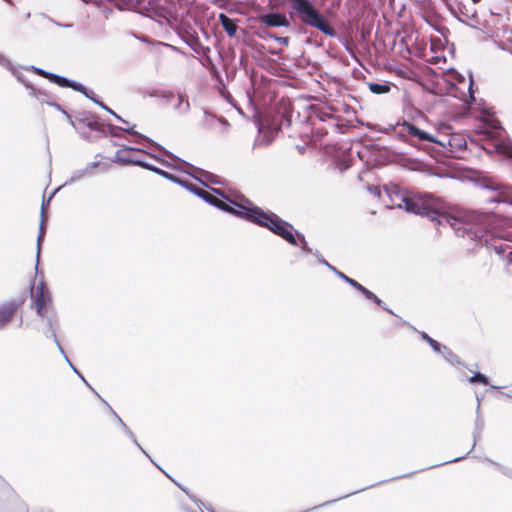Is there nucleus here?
<instances>
[{"instance_id": "1", "label": "nucleus", "mask_w": 512, "mask_h": 512, "mask_svg": "<svg viewBox=\"0 0 512 512\" xmlns=\"http://www.w3.org/2000/svg\"><path fill=\"white\" fill-rule=\"evenodd\" d=\"M405 209L409 212L427 216L431 220H436L439 225H449L457 233L463 230L471 231L472 226H479L480 228L487 227L492 221L493 215L489 213H481L477 211L457 212L456 214H441L436 216V212L422 199L407 198L404 200Z\"/></svg>"}, {"instance_id": "2", "label": "nucleus", "mask_w": 512, "mask_h": 512, "mask_svg": "<svg viewBox=\"0 0 512 512\" xmlns=\"http://www.w3.org/2000/svg\"><path fill=\"white\" fill-rule=\"evenodd\" d=\"M239 212L244 215V220L267 228L288 243L297 245V238L293 233V226L282 220L275 213L266 212L256 205H252V208H242V211Z\"/></svg>"}, {"instance_id": "3", "label": "nucleus", "mask_w": 512, "mask_h": 512, "mask_svg": "<svg viewBox=\"0 0 512 512\" xmlns=\"http://www.w3.org/2000/svg\"><path fill=\"white\" fill-rule=\"evenodd\" d=\"M289 1L292 3V8L302 23L320 30L325 35H335V30L309 0Z\"/></svg>"}, {"instance_id": "4", "label": "nucleus", "mask_w": 512, "mask_h": 512, "mask_svg": "<svg viewBox=\"0 0 512 512\" xmlns=\"http://www.w3.org/2000/svg\"><path fill=\"white\" fill-rule=\"evenodd\" d=\"M31 298L37 314L45 316L51 304V295L44 282L41 281L31 288Z\"/></svg>"}, {"instance_id": "5", "label": "nucleus", "mask_w": 512, "mask_h": 512, "mask_svg": "<svg viewBox=\"0 0 512 512\" xmlns=\"http://www.w3.org/2000/svg\"><path fill=\"white\" fill-rule=\"evenodd\" d=\"M26 301L25 296L9 300L0 306V329L7 326Z\"/></svg>"}, {"instance_id": "6", "label": "nucleus", "mask_w": 512, "mask_h": 512, "mask_svg": "<svg viewBox=\"0 0 512 512\" xmlns=\"http://www.w3.org/2000/svg\"><path fill=\"white\" fill-rule=\"evenodd\" d=\"M435 143L450 153H456L466 147V140L460 134H446L436 136Z\"/></svg>"}, {"instance_id": "7", "label": "nucleus", "mask_w": 512, "mask_h": 512, "mask_svg": "<svg viewBox=\"0 0 512 512\" xmlns=\"http://www.w3.org/2000/svg\"><path fill=\"white\" fill-rule=\"evenodd\" d=\"M400 133L410 138H416L419 141H427L431 143H435V141H437L436 136L419 129L409 122H404L400 125Z\"/></svg>"}, {"instance_id": "8", "label": "nucleus", "mask_w": 512, "mask_h": 512, "mask_svg": "<svg viewBox=\"0 0 512 512\" xmlns=\"http://www.w3.org/2000/svg\"><path fill=\"white\" fill-rule=\"evenodd\" d=\"M209 203L223 211L231 213V214L238 216L242 219H244V215L241 214L239 211H242V208H252V205H253L250 201L247 202V205L233 202V204L236 206V207H233V206L227 204L226 202L222 201L221 199L217 198L214 195L212 196L211 199H209Z\"/></svg>"}, {"instance_id": "9", "label": "nucleus", "mask_w": 512, "mask_h": 512, "mask_svg": "<svg viewBox=\"0 0 512 512\" xmlns=\"http://www.w3.org/2000/svg\"><path fill=\"white\" fill-rule=\"evenodd\" d=\"M329 129L337 130L335 118L332 115H326V118H320L319 122L313 123V133L318 138H323L329 132Z\"/></svg>"}, {"instance_id": "10", "label": "nucleus", "mask_w": 512, "mask_h": 512, "mask_svg": "<svg viewBox=\"0 0 512 512\" xmlns=\"http://www.w3.org/2000/svg\"><path fill=\"white\" fill-rule=\"evenodd\" d=\"M258 19L268 27H288L290 25L286 15L282 13L262 14L259 15Z\"/></svg>"}, {"instance_id": "11", "label": "nucleus", "mask_w": 512, "mask_h": 512, "mask_svg": "<svg viewBox=\"0 0 512 512\" xmlns=\"http://www.w3.org/2000/svg\"><path fill=\"white\" fill-rule=\"evenodd\" d=\"M49 81L59 85L60 87H69L76 91L85 93V87L82 84L71 82L70 80L62 76H58L56 74L51 73Z\"/></svg>"}, {"instance_id": "12", "label": "nucleus", "mask_w": 512, "mask_h": 512, "mask_svg": "<svg viewBox=\"0 0 512 512\" xmlns=\"http://www.w3.org/2000/svg\"><path fill=\"white\" fill-rule=\"evenodd\" d=\"M134 151L135 150L132 148H124V149L118 150L115 154L116 162L121 163V164H137L140 166H144L141 162L136 161L132 158L131 155Z\"/></svg>"}, {"instance_id": "13", "label": "nucleus", "mask_w": 512, "mask_h": 512, "mask_svg": "<svg viewBox=\"0 0 512 512\" xmlns=\"http://www.w3.org/2000/svg\"><path fill=\"white\" fill-rule=\"evenodd\" d=\"M219 21L229 37H234L236 35L238 26L234 20L229 18L226 14L221 13L219 15Z\"/></svg>"}, {"instance_id": "14", "label": "nucleus", "mask_w": 512, "mask_h": 512, "mask_svg": "<svg viewBox=\"0 0 512 512\" xmlns=\"http://www.w3.org/2000/svg\"><path fill=\"white\" fill-rule=\"evenodd\" d=\"M78 128L84 130L85 128H89L90 130H94L97 132H104V125L99 122L97 119H83L79 120Z\"/></svg>"}, {"instance_id": "15", "label": "nucleus", "mask_w": 512, "mask_h": 512, "mask_svg": "<svg viewBox=\"0 0 512 512\" xmlns=\"http://www.w3.org/2000/svg\"><path fill=\"white\" fill-rule=\"evenodd\" d=\"M368 87L370 91L374 94H385L390 91L389 84H378V83H369Z\"/></svg>"}, {"instance_id": "16", "label": "nucleus", "mask_w": 512, "mask_h": 512, "mask_svg": "<svg viewBox=\"0 0 512 512\" xmlns=\"http://www.w3.org/2000/svg\"><path fill=\"white\" fill-rule=\"evenodd\" d=\"M187 187L192 191L194 192L196 195H198L199 197H201L202 199H204L205 201H207L209 203V199L212 198V194L209 193L208 191L200 188V187H197L195 186L194 184H188Z\"/></svg>"}, {"instance_id": "17", "label": "nucleus", "mask_w": 512, "mask_h": 512, "mask_svg": "<svg viewBox=\"0 0 512 512\" xmlns=\"http://www.w3.org/2000/svg\"><path fill=\"white\" fill-rule=\"evenodd\" d=\"M338 275L345 281L347 282L348 284H350L352 287H354L355 289H357L359 292L362 290V288L364 287L362 284H360L359 282H357L356 280L348 277L347 275H345L344 273L342 272H338Z\"/></svg>"}, {"instance_id": "18", "label": "nucleus", "mask_w": 512, "mask_h": 512, "mask_svg": "<svg viewBox=\"0 0 512 512\" xmlns=\"http://www.w3.org/2000/svg\"><path fill=\"white\" fill-rule=\"evenodd\" d=\"M367 299L372 300L374 303H376L379 306H382V300L378 298L374 293L369 291L367 288L363 287L360 291Z\"/></svg>"}, {"instance_id": "19", "label": "nucleus", "mask_w": 512, "mask_h": 512, "mask_svg": "<svg viewBox=\"0 0 512 512\" xmlns=\"http://www.w3.org/2000/svg\"><path fill=\"white\" fill-rule=\"evenodd\" d=\"M421 337L422 339H424L431 347L434 351L436 352H440V345L439 343L434 340L433 338H431L428 334H426L425 332H422L421 333Z\"/></svg>"}, {"instance_id": "20", "label": "nucleus", "mask_w": 512, "mask_h": 512, "mask_svg": "<svg viewBox=\"0 0 512 512\" xmlns=\"http://www.w3.org/2000/svg\"><path fill=\"white\" fill-rule=\"evenodd\" d=\"M45 221H46L45 208H44V205H42L40 233L38 235V242H40L44 238V235H45V227H44Z\"/></svg>"}, {"instance_id": "21", "label": "nucleus", "mask_w": 512, "mask_h": 512, "mask_svg": "<svg viewBox=\"0 0 512 512\" xmlns=\"http://www.w3.org/2000/svg\"><path fill=\"white\" fill-rule=\"evenodd\" d=\"M469 381L471 383H481L483 385H488L489 384V381L487 379V377L481 373H476L475 375H473L472 377L469 378Z\"/></svg>"}, {"instance_id": "22", "label": "nucleus", "mask_w": 512, "mask_h": 512, "mask_svg": "<svg viewBox=\"0 0 512 512\" xmlns=\"http://www.w3.org/2000/svg\"><path fill=\"white\" fill-rule=\"evenodd\" d=\"M31 69H32V71H33L35 74H37L38 76H41V77L46 78V79H48V80H49V77H50V75H51V73H50V72L44 71L43 69H40V68H37V67H34V66H32V68H31Z\"/></svg>"}, {"instance_id": "23", "label": "nucleus", "mask_w": 512, "mask_h": 512, "mask_svg": "<svg viewBox=\"0 0 512 512\" xmlns=\"http://www.w3.org/2000/svg\"><path fill=\"white\" fill-rule=\"evenodd\" d=\"M501 151L512 161V146H503L501 147Z\"/></svg>"}, {"instance_id": "24", "label": "nucleus", "mask_w": 512, "mask_h": 512, "mask_svg": "<svg viewBox=\"0 0 512 512\" xmlns=\"http://www.w3.org/2000/svg\"><path fill=\"white\" fill-rule=\"evenodd\" d=\"M506 272L512 275V252H509V257L506 263Z\"/></svg>"}, {"instance_id": "25", "label": "nucleus", "mask_w": 512, "mask_h": 512, "mask_svg": "<svg viewBox=\"0 0 512 512\" xmlns=\"http://www.w3.org/2000/svg\"><path fill=\"white\" fill-rule=\"evenodd\" d=\"M494 248L498 254H503L507 251L508 245H506V244L495 245Z\"/></svg>"}, {"instance_id": "26", "label": "nucleus", "mask_w": 512, "mask_h": 512, "mask_svg": "<svg viewBox=\"0 0 512 512\" xmlns=\"http://www.w3.org/2000/svg\"><path fill=\"white\" fill-rule=\"evenodd\" d=\"M123 130L128 132L131 135H137V132L134 131V127H132V128H123Z\"/></svg>"}, {"instance_id": "27", "label": "nucleus", "mask_w": 512, "mask_h": 512, "mask_svg": "<svg viewBox=\"0 0 512 512\" xmlns=\"http://www.w3.org/2000/svg\"><path fill=\"white\" fill-rule=\"evenodd\" d=\"M161 174H163L165 177L169 178V179H172L174 181H176V178L172 175H170L169 173L167 172H164V171H159Z\"/></svg>"}, {"instance_id": "28", "label": "nucleus", "mask_w": 512, "mask_h": 512, "mask_svg": "<svg viewBox=\"0 0 512 512\" xmlns=\"http://www.w3.org/2000/svg\"><path fill=\"white\" fill-rule=\"evenodd\" d=\"M25 86H26L27 88H30V89H31V94H32V95L36 96V92H37L36 88H34L33 86L28 85V84H25Z\"/></svg>"}, {"instance_id": "29", "label": "nucleus", "mask_w": 512, "mask_h": 512, "mask_svg": "<svg viewBox=\"0 0 512 512\" xmlns=\"http://www.w3.org/2000/svg\"><path fill=\"white\" fill-rule=\"evenodd\" d=\"M468 91L470 93V98H473L472 81H470L468 84Z\"/></svg>"}, {"instance_id": "30", "label": "nucleus", "mask_w": 512, "mask_h": 512, "mask_svg": "<svg viewBox=\"0 0 512 512\" xmlns=\"http://www.w3.org/2000/svg\"><path fill=\"white\" fill-rule=\"evenodd\" d=\"M102 107H104L106 110H108V112H111L112 114H114L117 118H119V116H117L111 109H109L108 107L102 105Z\"/></svg>"}, {"instance_id": "31", "label": "nucleus", "mask_w": 512, "mask_h": 512, "mask_svg": "<svg viewBox=\"0 0 512 512\" xmlns=\"http://www.w3.org/2000/svg\"><path fill=\"white\" fill-rule=\"evenodd\" d=\"M301 241L303 244H306L305 238L303 236H301Z\"/></svg>"}, {"instance_id": "32", "label": "nucleus", "mask_w": 512, "mask_h": 512, "mask_svg": "<svg viewBox=\"0 0 512 512\" xmlns=\"http://www.w3.org/2000/svg\"><path fill=\"white\" fill-rule=\"evenodd\" d=\"M473 3H479L481 0H471Z\"/></svg>"}, {"instance_id": "33", "label": "nucleus", "mask_w": 512, "mask_h": 512, "mask_svg": "<svg viewBox=\"0 0 512 512\" xmlns=\"http://www.w3.org/2000/svg\"><path fill=\"white\" fill-rule=\"evenodd\" d=\"M283 41H284L285 43H287V42H288V38H283Z\"/></svg>"}]
</instances>
